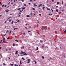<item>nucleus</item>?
<instances>
[{
	"label": "nucleus",
	"instance_id": "62",
	"mask_svg": "<svg viewBox=\"0 0 66 66\" xmlns=\"http://www.w3.org/2000/svg\"><path fill=\"white\" fill-rule=\"evenodd\" d=\"M21 49H22V47H21Z\"/></svg>",
	"mask_w": 66,
	"mask_h": 66
},
{
	"label": "nucleus",
	"instance_id": "6",
	"mask_svg": "<svg viewBox=\"0 0 66 66\" xmlns=\"http://www.w3.org/2000/svg\"><path fill=\"white\" fill-rule=\"evenodd\" d=\"M16 21H17V22H19V20H18V19H17L16 20Z\"/></svg>",
	"mask_w": 66,
	"mask_h": 66
},
{
	"label": "nucleus",
	"instance_id": "46",
	"mask_svg": "<svg viewBox=\"0 0 66 66\" xmlns=\"http://www.w3.org/2000/svg\"><path fill=\"white\" fill-rule=\"evenodd\" d=\"M4 5H2V7H4Z\"/></svg>",
	"mask_w": 66,
	"mask_h": 66
},
{
	"label": "nucleus",
	"instance_id": "19",
	"mask_svg": "<svg viewBox=\"0 0 66 66\" xmlns=\"http://www.w3.org/2000/svg\"><path fill=\"white\" fill-rule=\"evenodd\" d=\"M11 32H12V31L11 30H10L9 32V34H10L11 33Z\"/></svg>",
	"mask_w": 66,
	"mask_h": 66
},
{
	"label": "nucleus",
	"instance_id": "13",
	"mask_svg": "<svg viewBox=\"0 0 66 66\" xmlns=\"http://www.w3.org/2000/svg\"><path fill=\"white\" fill-rule=\"evenodd\" d=\"M18 29V28H15L14 29V30H15V29Z\"/></svg>",
	"mask_w": 66,
	"mask_h": 66
},
{
	"label": "nucleus",
	"instance_id": "61",
	"mask_svg": "<svg viewBox=\"0 0 66 66\" xmlns=\"http://www.w3.org/2000/svg\"><path fill=\"white\" fill-rule=\"evenodd\" d=\"M11 24H13V22H12V23H11Z\"/></svg>",
	"mask_w": 66,
	"mask_h": 66
},
{
	"label": "nucleus",
	"instance_id": "14",
	"mask_svg": "<svg viewBox=\"0 0 66 66\" xmlns=\"http://www.w3.org/2000/svg\"><path fill=\"white\" fill-rule=\"evenodd\" d=\"M27 55V54L26 53H24V54L23 55Z\"/></svg>",
	"mask_w": 66,
	"mask_h": 66
},
{
	"label": "nucleus",
	"instance_id": "39",
	"mask_svg": "<svg viewBox=\"0 0 66 66\" xmlns=\"http://www.w3.org/2000/svg\"><path fill=\"white\" fill-rule=\"evenodd\" d=\"M32 10H35V9L34 8H32Z\"/></svg>",
	"mask_w": 66,
	"mask_h": 66
},
{
	"label": "nucleus",
	"instance_id": "21",
	"mask_svg": "<svg viewBox=\"0 0 66 66\" xmlns=\"http://www.w3.org/2000/svg\"><path fill=\"white\" fill-rule=\"evenodd\" d=\"M24 6H26V5L25 4H24Z\"/></svg>",
	"mask_w": 66,
	"mask_h": 66
},
{
	"label": "nucleus",
	"instance_id": "54",
	"mask_svg": "<svg viewBox=\"0 0 66 66\" xmlns=\"http://www.w3.org/2000/svg\"><path fill=\"white\" fill-rule=\"evenodd\" d=\"M32 12H31V13H30V15H32Z\"/></svg>",
	"mask_w": 66,
	"mask_h": 66
},
{
	"label": "nucleus",
	"instance_id": "24",
	"mask_svg": "<svg viewBox=\"0 0 66 66\" xmlns=\"http://www.w3.org/2000/svg\"><path fill=\"white\" fill-rule=\"evenodd\" d=\"M47 10H50V9L49 8H47Z\"/></svg>",
	"mask_w": 66,
	"mask_h": 66
},
{
	"label": "nucleus",
	"instance_id": "44",
	"mask_svg": "<svg viewBox=\"0 0 66 66\" xmlns=\"http://www.w3.org/2000/svg\"><path fill=\"white\" fill-rule=\"evenodd\" d=\"M45 27V29H46V28H47V26H45L44 27Z\"/></svg>",
	"mask_w": 66,
	"mask_h": 66
},
{
	"label": "nucleus",
	"instance_id": "11",
	"mask_svg": "<svg viewBox=\"0 0 66 66\" xmlns=\"http://www.w3.org/2000/svg\"><path fill=\"white\" fill-rule=\"evenodd\" d=\"M25 9V7H23L21 9L22 10H24Z\"/></svg>",
	"mask_w": 66,
	"mask_h": 66
},
{
	"label": "nucleus",
	"instance_id": "36",
	"mask_svg": "<svg viewBox=\"0 0 66 66\" xmlns=\"http://www.w3.org/2000/svg\"><path fill=\"white\" fill-rule=\"evenodd\" d=\"M10 3V2H9V3H8V5H9Z\"/></svg>",
	"mask_w": 66,
	"mask_h": 66
},
{
	"label": "nucleus",
	"instance_id": "40",
	"mask_svg": "<svg viewBox=\"0 0 66 66\" xmlns=\"http://www.w3.org/2000/svg\"><path fill=\"white\" fill-rule=\"evenodd\" d=\"M22 59H23V60H25V59L24 58H22Z\"/></svg>",
	"mask_w": 66,
	"mask_h": 66
},
{
	"label": "nucleus",
	"instance_id": "29",
	"mask_svg": "<svg viewBox=\"0 0 66 66\" xmlns=\"http://www.w3.org/2000/svg\"><path fill=\"white\" fill-rule=\"evenodd\" d=\"M35 64H36V63H37V62H36V61H35Z\"/></svg>",
	"mask_w": 66,
	"mask_h": 66
},
{
	"label": "nucleus",
	"instance_id": "34",
	"mask_svg": "<svg viewBox=\"0 0 66 66\" xmlns=\"http://www.w3.org/2000/svg\"><path fill=\"white\" fill-rule=\"evenodd\" d=\"M28 33H29V32H31V31H28Z\"/></svg>",
	"mask_w": 66,
	"mask_h": 66
},
{
	"label": "nucleus",
	"instance_id": "35",
	"mask_svg": "<svg viewBox=\"0 0 66 66\" xmlns=\"http://www.w3.org/2000/svg\"><path fill=\"white\" fill-rule=\"evenodd\" d=\"M15 46V43H13V46Z\"/></svg>",
	"mask_w": 66,
	"mask_h": 66
},
{
	"label": "nucleus",
	"instance_id": "42",
	"mask_svg": "<svg viewBox=\"0 0 66 66\" xmlns=\"http://www.w3.org/2000/svg\"><path fill=\"white\" fill-rule=\"evenodd\" d=\"M15 35V34L14 33H13L12 34V35Z\"/></svg>",
	"mask_w": 66,
	"mask_h": 66
},
{
	"label": "nucleus",
	"instance_id": "22",
	"mask_svg": "<svg viewBox=\"0 0 66 66\" xmlns=\"http://www.w3.org/2000/svg\"><path fill=\"white\" fill-rule=\"evenodd\" d=\"M36 50H38V47H37V49H36Z\"/></svg>",
	"mask_w": 66,
	"mask_h": 66
},
{
	"label": "nucleus",
	"instance_id": "28",
	"mask_svg": "<svg viewBox=\"0 0 66 66\" xmlns=\"http://www.w3.org/2000/svg\"><path fill=\"white\" fill-rule=\"evenodd\" d=\"M42 57L43 59H44V57H43V56H42Z\"/></svg>",
	"mask_w": 66,
	"mask_h": 66
},
{
	"label": "nucleus",
	"instance_id": "10",
	"mask_svg": "<svg viewBox=\"0 0 66 66\" xmlns=\"http://www.w3.org/2000/svg\"><path fill=\"white\" fill-rule=\"evenodd\" d=\"M42 4H40V5H39L38 6V7H40V6H41V5H42Z\"/></svg>",
	"mask_w": 66,
	"mask_h": 66
},
{
	"label": "nucleus",
	"instance_id": "4",
	"mask_svg": "<svg viewBox=\"0 0 66 66\" xmlns=\"http://www.w3.org/2000/svg\"><path fill=\"white\" fill-rule=\"evenodd\" d=\"M17 53H18V51H16L15 52V54H16V55L17 54Z\"/></svg>",
	"mask_w": 66,
	"mask_h": 66
},
{
	"label": "nucleus",
	"instance_id": "47",
	"mask_svg": "<svg viewBox=\"0 0 66 66\" xmlns=\"http://www.w3.org/2000/svg\"><path fill=\"white\" fill-rule=\"evenodd\" d=\"M23 48V49H24V46H22Z\"/></svg>",
	"mask_w": 66,
	"mask_h": 66
},
{
	"label": "nucleus",
	"instance_id": "20",
	"mask_svg": "<svg viewBox=\"0 0 66 66\" xmlns=\"http://www.w3.org/2000/svg\"><path fill=\"white\" fill-rule=\"evenodd\" d=\"M5 65H6L5 64V63H3V66H5Z\"/></svg>",
	"mask_w": 66,
	"mask_h": 66
},
{
	"label": "nucleus",
	"instance_id": "15",
	"mask_svg": "<svg viewBox=\"0 0 66 66\" xmlns=\"http://www.w3.org/2000/svg\"><path fill=\"white\" fill-rule=\"evenodd\" d=\"M48 15H52V14H51H51H48Z\"/></svg>",
	"mask_w": 66,
	"mask_h": 66
},
{
	"label": "nucleus",
	"instance_id": "12",
	"mask_svg": "<svg viewBox=\"0 0 66 66\" xmlns=\"http://www.w3.org/2000/svg\"><path fill=\"white\" fill-rule=\"evenodd\" d=\"M26 16H27V17H30V16H29V15H26Z\"/></svg>",
	"mask_w": 66,
	"mask_h": 66
},
{
	"label": "nucleus",
	"instance_id": "33",
	"mask_svg": "<svg viewBox=\"0 0 66 66\" xmlns=\"http://www.w3.org/2000/svg\"><path fill=\"white\" fill-rule=\"evenodd\" d=\"M21 14V12H19L18 14V15H20V14Z\"/></svg>",
	"mask_w": 66,
	"mask_h": 66
},
{
	"label": "nucleus",
	"instance_id": "48",
	"mask_svg": "<svg viewBox=\"0 0 66 66\" xmlns=\"http://www.w3.org/2000/svg\"><path fill=\"white\" fill-rule=\"evenodd\" d=\"M30 4H31V3H28V4H29V5H30Z\"/></svg>",
	"mask_w": 66,
	"mask_h": 66
},
{
	"label": "nucleus",
	"instance_id": "8",
	"mask_svg": "<svg viewBox=\"0 0 66 66\" xmlns=\"http://www.w3.org/2000/svg\"><path fill=\"white\" fill-rule=\"evenodd\" d=\"M56 11L57 12H59V10L58 9H57L56 10Z\"/></svg>",
	"mask_w": 66,
	"mask_h": 66
},
{
	"label": "nucleus",
	"instance_id": "51",
	"mask_svg": "<svg viewBox=\"0 0 66 66\" xmlns=\"http://www.w3.org/2000/svg\"><path fill=\"white\" fill-rule=\"evenodd\" d=\"M9 6H8L7 7V8H9Z\"/></svg>",
	"mask_w": 66,
	"mask_h": 66
},
{
	"label": "nucleus",
	"instance_id": "7",
	"mask_svg": "<svg viewBox=\"0 0 66 66\" xmlns=\"http://www.w3.org/2000/svg\"><path fill=\"white\" fill-rule=\"evenodd\" d=\"M34 4V6H37V5H36L35 4Z\"/></svg>",
	"mask_w": 66,
	"mask_h": 66
},
{
	"label": "nucleus",
	"instance_id": "53",
	"mask_svg": "<svg viewBox=\"0 0 66 66\" xmlns=\"http://www.w3.org/2000/svg\"><path fill=\"white\" fill-rule=\"evenodd\" d=\"M3 40H5V38H4L3 39Z\"/></svg>",
	"mask_w": 66,
	"mask_h": 66
},
{
	"label": "nucleus",
	"instance_id": "16",
	"mask_svg": "<svg viewBox=\"0 0 66 66\" xmlns=\"http://www.w3.org/2000/svg\"><path fill=\"white\" fill-rule=\"evenodd\" d=\"M21 9V8H18V9H17V10H19Z\"/></svg>",
	"mask_w": 66,
	"mask_h": 66
},
{
	"label": "nucleus",
	"instance_id": "63",
	"mask_svg": "<svg viewBox=\"0 0 66 66\" xmlns=\"http://www.w3.org/2000/svg\"><path fill=\"white\" fill-rule=\"evenodd\" d=\"M11 50V48H10L9 49V50Z\"/></svg>",
	"mask_w": 66,
	"mask_h": 66
},
{
	"label": "nucleus",
	"instance_id": "57",
	"mask_svg": "<svg viewBox=\"0 0 66 66\" xmlns=\"http://www.w3.org/2000/svg\"><path fill=\"white\" fill-rule=\"evenodd\" d=\"M65 33H66V30H65V31H64Z\"/></svg>",
	"mask_w": 66,
	"mask_h": 66
},
{
	"label": "nucleus",
	"instance_id": "38",
	"mask_svg": "<svg viewBox=\"0 0 66 66\" xmlns=\"http://www.w3.org/2000/svg\"><path fill=\"white\" fill-rule=\"evenodd\" d=\"M30 2H33V1L32 0H30Z\"/></svg>",
	"mask_w": 66,
	"mask_h": 66
},
{
	"label": "nucleus",
	"instance_id": "43",
	"mask_svg": "<svg viewBox=\"0 0 66 66\" xmlns=\"http://www.w3.org/2000/svg\"><path fill=\"white\" fill-rule=\"evenodd\" d=\"M24 0H22L21 1H22V2H24Z\"/></svg>",
	"mask_w": 66,
	"mask_h": 66
},
{
	"label": "nucleus",
	"instance_id": "56",
	"mask_svg": "<svg viewBox=\"0 0 66 66\" xmlns=\"http://www.w3.org/2000/svg\"><path fill=\"white\" fill-rule=\"evenodd\" d=\"M34 15H35V13H34V15H33V16H34Z\"/></svg>",
	"mask_w": 66,
	"mask_h": 66
},
{
	"label": "nucleus",
	"instance_id": "59",
	"mask_svg": "<svg viewBox=\"0 0 66 66\" xmlns=\"http://www.w3.org/2000/svg\"><path fill=\"white\" fill-rule=\"evenodd\" d=\"M52 2H53V1H54V0H52Z\"/></svg>",
	"mask_w": 66,
	"mask_h": 66
},
{
	"label": "nucleus",
	"instance_id": "60",
	"mask_svg": "<svg viewBox=\"0 0 66 66\" xmlns=\"http://www.w3.org/2000/svg\"><path fill=\"white\" fill-rule=\"evenodd\" d=\"M5 7H6V5H5Z\"/></svg>",
	"mask_w": 66,
	"mask_h": 66
},
{
	"label": "nucleus",
	"instance_id": "25",
	"mask_svg": "<svg viewBox=\"0 0 66 66\" xmlns=\"http://www.w3.org/2000/svg\"><path fill=\"white\" fill-rule=\"evenodd\" d=\"M15 41H16V42H18V40H15Z\"/></svg>",
	"mask_w": 66,
	"mask_h": 66
},
{
	"label": "nucleus",
	"instance_id": "58",
	"mask_svg": "<svg viewBox=\"0 0 66 66\" xmlns=\"http://www.w3.org/2000/svg\"><path fill=\"white\" fill-rule=\"evenodd\" d=\"M45 6V5H43L42 6L43 7V6Z\"/></svg>",
	"mask_w": 66,
	"mask_h": 66
},
{
	"label": "nucleus",
	"instance_id": "49",
	"mask_svg": "<svg viewBox=\"0 0 66 66\" xmlns=\"http://www.w3.org/2000/svg\"><path fill=\"white\" fill-rule=\"evenodd\" d=\"M39 15L40 16H42V14H39Z\"/></svg>",
	"mask_w": 66,
	"mask_h": 66
},
{
	"label": "nucleus",
	"instance_id": "41",
	"mask_svg": "<svg viewBox=\"0 0 66 66\" xmlns=\"http://www.w3.org/2000/svg\"><path fill=\"white\" fill-rule=\"evenodd\" d=\"M7 21H5V23H6V22H7Z\"/></svg>",
	"mask_w": 66,
	"mask_h": 66
},
{
	"label": "nucleus",
	"instance_id": "18",
	"mask_svg": "<svg viewBox=\"0 0 66 66\" xmlns=\"http://www.w3.org/2000/svg\"><path fill=\"white\" fill-rule=\"evenodd\" d=\"M10 65H11L12 66H13V64H10Z\"/></svg>",
	"mask_w": 66,
	"mask_h": 66
},
{
	"label": "nucleus",
	"instance_id": "37",
	"mask_svg": "<svg viewBox=\"0 0 66 66\" xmlns=\"http://www.w3.org/2000/svg\"><path fill=\"white\" fill-rule=\"evenodd\" d=\"M14 66H18V65H16V64H15L14 65Z\"/></svg>",
	"mask_w": 66,
	"mask_h": 66
},
{
	"label": "nucleus",
	"instance_id": "2",
	"mask_svg": "<svg viewBox=\"0 0 66 66\" xmlns=\"http://www.w3.org/2000/svg\"><path fill=\"white\" fill-rule=\"evenodd\" d=\"M5 11H6V13H7V12H8L9 11V10H5Z\"/></svg>",
	"mask_w": 66,
	"mask_h": 66
},
{
	"label": "nucleus",
	"instance_id": "52",
	"mask_svg": "<svg viewBox=\"0 0 66 66\" xmlns=\"http://www.w3.org/2000/svg\"><path fill=\"white\" fill-rule=\"evenodd\" d=\"M6 35V34H5V35H4L3 36H5Z\"/></svg>",
	"mask_w": 66,
	"mask_h": 66
},
{
	"label": "nucleus",
	"instance_id": "1",
	"mask_svg": "<svg viewBox=\"0 0 66 66\" xmlns=\"http://www.w3.org/2000/svg\"><path fill=\"white\" fill-rule=\"evenodd\" d=\"M21 53H20V54H24V53H25V52H23L22 51L21 52Z\"/></svg>",
	"mask_w": 66,
	"mask_h": 66
},
{
	"label": "nucleus",
	"instance_id": "50",
	"mask_svg": "<svg viewBox=\"0 0 66 66\" xmlns=\"http://www.w3.org/2000/svg\"><path fill=\"white\" fill-rule=\"evenodd\" d=\"M14 5H16V4H14Z\"/></svg>",
	"mask_w": 66,
	"mask_h": 66
},
{
	"label": "nucleus",
	"instance_id": "17",
	"mask_svg": "<svg viewBox=\"0 0 66 66\" xmlns=\"http://www.w3.org/2000/svg\"><path fill=\"white\" fill-rule=\"evenodd\" d=\"M8 21L9 22H11V19H9V20Z\"/></svg>",
	"mask_w": 66,
	"mask_h": 66
},
{
	"label": "nucleus",
	"instance_id": "45",
	"mask_svg": "<svg viewBox=\"0 0 66 66\" xmlns=\"http://www.w3.org/2000/svg\"><path fill=\"white\" fill-rule=\"evenodd\" d=\"M57 4H60V3L59 2H57Z\"/></svg>",
	"mask_w": 66,
	"mask_h": 66
},
{
	"label": "nucleus",
	"instance_id": "64",
	"mask_svg": "<svg viewBox=\"0 0 66 66\" xmlns=\"http://www.w3.org/2000/svg\"><path fill=\"white\" fill-rule=\"evenodd\" d=\"M56 7L57 8V7H58V6H56Z\"/></svg>",
	"mask_w": 66,
	"mask_h": 66
},
{
	"label": "nucleus",
	"instance_id": "27",
	"mask_svg": "<svg viewBox=\"0 0 66 66\" xmlns=\"http://www.w3.org/2000/svg\"><path fill=\"white\" fill-rule=\"evenodd\" d=\"M25 32H24L23 33V35H25Z\"/></svg>",
	"mask_w": 66,
	"mask_h": 66
},
{
	"label": "nucleus",
	"instance_id": "31",
	"mask_svg": "<svg viewBox=\"0 0 66 66\" xmlns=\"http://www.w3.org/2000/svg\"><path fill=\"white\" fill-rule=\"evenodd\" d=\"M28 61H30V59H27Z\"/></svg>",
	"mask_w": 66,
	"mask_h": 66
},
{
	"label": "nucleus",
	"instance_id": "26",
	"mask_svg": "<svg viewBox=\"0 0 66 66\" xmlns=\"http://www.w3.org/2000/svg\"><path fill=\"white\" fill-rule=\"evenodd\" d=\"M45 7H43V8H42V9L43 10H44V9H45Z\"/></svg>",
	"mask_w": 66,
	"mask_h": 66
},
{
	"label": "nucleus",
	"instance_id": "30",
	"mask_svg": "<svg viewBox=\"0 0 66 66\" xmlns=\"http://www.w3.org/2000/svg\"><path fill=\"white\" fill-rule=\"evenodd\" d=\"M5 42V41H3V42H2V43H4Z\"/></svg>",
	"mask_w": 66,
	"mask_h": 66
},
{
	"label": "nucleus",
	"instance_id": "9",
	"mask_svg": "<svg viewBox=\"0 0 66 66\" xmlns=\"http://www.w3.org/2000/svg\"><path fill=\"white\" fill-rule=\"evenodd\" d=\"M62 4H63L64 3V1L62 0Z\"/></svg>",
	"mask_w": 66,
	"mask_h": 66
},
{
	"label": "nucleus",
	"instance_id": "32",
	"mask_svg": "<svg viewBox=\"0 0 66 66\" xmlns=\"http://www.w3.org/2000/svg\"><path fill=\"white\" fill-rule=\"evenodd\" d=\"M40 42L41 43H42L43 42V41H42V40H40Z\"/></svg>",
	"mask_w": 66,
	"mask_h": 66
},
{
	"label": "nucleus",
	"instance_id": "55",
	"mask_svg": "<svg viewBox=\"0 0 66 66\" xmlns=\"http://www.w3.org/2000/svg\"><path fill=\"white\" fill-rule=\"evenodd\" d=\"M13 4V3H11V4Z\"/></svg>",
	"mask_w": 66,
	"mask_h": 66
},
{
	"label": "nucleus",
	"instance_id": "5",
	"mask_svg": "<svg viewBox=\"0 0 66 66\" xmlns=\"http://www.w3.org/2000/svg\"><path fill=\"white\" fill-rule=\"evenodd\" d=\"M20 65H21L22 64V63H21V61H20Z\"/></svg>",
	"mask_w": 66,
	"mask_h": 66
},
{
	"label": "nucleus",
	"instance_id": "3",
	"mask_svg": "<svg viewBox=\"0 0 66 66\" xmlns=\"http://www.w3.org/2000/svg\"><path fill=\"white\" fill-rule=\"evenodd\" d=\"M45 29V27L43 26L42 27V29L43 30V29Z\"/></svg>",
	"mask_w": 66,
	"mask_h": 66
},
{
	"label": "nucleus",
	"instance_id": "23",
	"mask_svg": "<svg viewBox=\"0 0 66 66\" xmlns=\"http://www.w3.org/2000/svg\"><path fill=\"white\" fill-rule=\"evenodd\" d=\"M27 63H30V61H28V62H27Z\"/></svg>",
	"mask_w": 66,
	"mask_h": 66
}]
</instances>
